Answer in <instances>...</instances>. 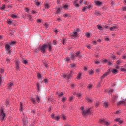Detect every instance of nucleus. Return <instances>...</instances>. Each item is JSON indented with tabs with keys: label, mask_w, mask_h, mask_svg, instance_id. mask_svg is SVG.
<instances>
[{
	"label": "nucleus",
	"mask_w": 126,
	"mask_h": 126,
	"mask_svg": "<svg viewBox=\"0 0 126 126\" xmlns=\"http://www.w3.org/2000/svg\"><path fill=\"white\" fill-rule=\"evenodd\" d=\"M80 77H81V73H79L77 77V79H80Z\"/></svg>",
	"instance_id": "obj_36"
},
{
	"label": "nucleus",
	"mask_w": 126,
	"mask_h": 126,
	"mask_svg": "<svg viewBox=\"0 0 126 126\" xmlns=\"http://www.w3.org/2000/svg\"><path fill=\"white\" fill-rule=\"evenodd\" d=\"M62 119H63V120H66V117L65 116L63 115V116H62Z\"/></svg>",
	"instance_id": "obj_51"
},
{
	"label": "nucleus",
	"mask_w": 126,
	"mask_h": 126,
	"mask_svg": "<svg viewBox=\"0 0 126 126\" xmlns=\"http://www.w3.org/2000/svg\"><path fill=\"white\" fill-rule=\"evenodd\" d=\"M110 74V70H108L107 72H106L105 74H104L101 77V79H103V78H105L106 76H108V75Z\"/></svg>",
	"instance_id": "obj_9"
},
{
	"label": "nucleus",
	"mask_w": 126,
	"mask_h": 126,
	"mask_svg": "<svg viewBox=\"0 0 126 126\" xmlns=\"http://www.w3.org/2000/svg\"><path fill=\"white\" fill-rule=\"evenodd\" d=\"M31 100L32 101L33 104H36V100L35 98H31Z\"/></svg>",
	"instance_id": "obj_33"
},
{
	"label": "nucleus",
	"mask_w": 126,
	"mask_h": 126,
	"mask_svg": "<svg viewBox=\"0 0 126 126\" xmlns=\"http://www.w3.org/2000/svg\"><path fill=\"white\" fill-rule=\"evenodd\" d=\"M54 119L56 121H59V120H60V116L55 117Z\"/></svg>",
	"instance_id": "obj_38"
},
{
	"label": "nucleus",
	"mask_w": 126,
	"mask_h": 126,
	"mask_svg": "<svg viewBox=\"0 0 126 126\" xmlns=\"http://www.w3.org/2000/svg\"><path fill=\"white\" fill-rule=\"evenodd\" d=\"M121 71H126V69L125 68H122L121 69Z\"/></svg>",
	"instance_id": "obj_64"
},
{
	"label": "nucleus",
	"mask_w": 126,
	"mask_h": 126,
	"mask_svg": "<svg viewBox=\"0 0 126 126\" xmlns=\"http://www.w3.org/2000/svg\"><path fill=\"white\" fill-rule=\"evenodd\" d=\"M44 6L45 8H46V9H49L50 8V4H49V3H48V2H46L44 3Z\"/></svg>",
	"instance_id": "obj_15"
},
{
	"label": "nucleus",
	"mask_w": 126,
	"mask_h": 126,
	"mask_svg": "<svg viewBox=\"0 0 126 126\" xmlns=\"http://www.w3.org/2000/svg\"><path fill=\"white\" fill-rule=\"evenodd\" d=\"M91 87H92V85L89 84V85L88 86V88H89V89H90V88H91Z\"/></svg>",
	"instance_id": "obj_55"
},
{
	"label": "nucleus",
	"mask_w": 126,
	"mask_h": 126,
	"mask_svg": "<svg viewBox=\"0 0 126 126\" xmlns=\"http://www.w3.org/2000/svg\"><path fill=\"white\" fill-rule=\"evenodd\" d=\"M36 5H37V6H40V2H36Z\"/></svg>",
	"instance_id": "obj_49"
},
{
	"label": "nucleus",
	"mask_w": 126,
	"mask_h": 126,
	"mask_svg": "<svg viewBox=\"0 0 126 126\" xmlns=\"http://www.w3.org/2000/svg\"><path fill=\"white\" fill-rule=\"evenodd\" d=\"M22 63H24V64H27L28 63V62H27V60H23Z\"/></svg>",
	"instance_id": "obj_27"
},
{
	"label": "nucleus",
	"mask_w": 126,
	"mask_h": 126,
	"mask_svg": "<svg viewBox=\"0 0 126 126\" xmlns=\"http://www.w3.org/2000/svg\"><path fill=\"white\" fill-rule=\"evenodd\" d=\"M62 102H64L65 101V98H64V97L62 98Z\"/></svg>",
	"instance_id": "obj_63"
},
{
	"label": "nucleus",
	"mask_w": 126,
	"mask_h": 126,
	"mask_svg": "<svg viewBox=\"0 0 126 126\" xmlns=\"http://www.w3.org/2000/svg\"><path fill=\"white\" fill-rule=\"evenodd\" d=\"M88 72H89V74H90V75H93V73H94V72L92 70L89 71Z\"/></svg>",
	"instance_id": "obj_29"
},
{
	"label": "nucleus",
	"mask_w": 126,
	"mask_h": 126,
	"mask_svg": "<svg viewBox=\"0 0 126 126\" xmlns=\"http://www.w3.org/2000/svg\"><path fill=\"white\" fill-rule=\"evenodd\" d=\"M120 120V118H117V119H116L115 120V122H119Z\"/></svg>",
	"instance_id": "obj_57"
},
{
	"label": "nucleus",
	"mask_w": 126,
	"mask_h": 126,
	"mask_svg": "<svg viewBox=\"0 0 126 126\" xmlns=\"http://www.w3.org/2000/svg\"><path fill=\"white\" fill-rule=\"evenodd\" d=\"M120 112H121V110H117V111L116 112L115 114H120Z\"/></svg>",
	"instance_id": "obj_59"
},
{
	"label": "nucleus",
	"mask_w": 126,
	"mask_h": 126,
	"mask_svg": "<svg viewBox=\"0 0 126 126\" xmlns=\"http://www.w3.org/2000/svg\"><path fill=\"white\" fill-rule=\"evenodd\" d=\"M79 3L81 5H83V4L86 5V4H87V2L85 1L84 0H80L79 1Z\"/></svg>",
	"instance_id": "obj_13"
},
{
	"label": "nucleus",
	"mask_w": 126,
	"mask_h": 126,
	"mask_svg": "<svg viewBox=\"0 0 126 126\" xmlns=\"http://www.w3.org/2000/svg\"><path fill=\"white\" fill-rule=\"evenodd\" d=\"M113 91H114V90L113 89H111L108 91V94H111V93H112V92H113Z\"/></svg>",
	"instance_id": "obj_42"
},
{
	"label": "nucleus",
	"mask_w": 126,
	"mask_h": 126,
	"mask_svg": "<svg viewBox=\"0 0 126 126\" xmlns=\"http://www.w3.org/2000/svg\"><path fill=\"white\" fill-rule=\"evenodd\" d=\"M86 99L88 101V102L91 103L92 102V100L90 99H89L88 97H86Z\"/></svg>",
	"instance_id": "obj_37"
},
{
	"label": "nucleus",
	"mask_w": 126,
	"mask_h": 126,
	"mask_svg": "<svg viewBox=\"0 0 126 126\" xmlns=\"http://www.w3.org/2000/svg\"><path fill=\"white\" fill-rule=\"evenodd\" d=\"M44 81L45 83H48V79H45L44 80Z\"/></svg>",
	"instance_id": "obj_61"
},
{
	"label": "nucleus",
	"mask_w": 126,
	"mask_h": 126,
	"mask_svg": "<svg viewBox=\"0 0 126 126\" xmlns=\"http://www.w3.org/2000/svg\"><path fill=\"white\" fill-rule=\"evenodd\" d=\"M63 93L61 92L59 94L58 97H63Z\"/></svg>",
	"instance_id": "obj_31"
},
{
	"label": "nucleus",
	"mask_w": 126,
	"mask_h": 126,
	"mask_svg": "<svg viewBox=\"0 0 126 126\" xmlns=\"http://www.w3.org/2000/svg\"><path fill=\"white\" fill-rule=\"evenodd\" d=\"M53 45H56L57 44V42L56 40H53Z\"/></svg>",
	"instance_id": "obj_60"
},
{
	"label": "nucleus",
	"mask_w": 126,
	"mask_h": 126,
	"mask_svg": "<svg viewBox=\"0 0 126 126\" xmlns=\"http://www.w3.org/2000/svg\"><path fill=\"white\" fill-rule=\"evenodd\" d=\"M71 76V75L69 74H65L63 75V77L64 78H65L66 79H70Z\"/></svg>",
	"instance_id": "obj_11"
},
{
	"label": "nucleus",
	"mask_w": 126,
	"mask_h": 126,
	"mask_svg": "<svg viewBox=\"0 0 126 126\" xmlns=\"http://www.w3.org/2000/svg\"><path fill=\"white\" fill-rule=\"evenodd\" d=\"M0 9H1V10L3 11V10H4V9H5V4H2V7L0 8Z\"/></svg>",
	"instance_id": "obj_22"
},
{
	"label": "nucleus",
	"mask_w": 126,
	"mask_h": 126,
	"mask_svg": "<svg viewBox=\"0 0 126 126\" xmlns=\"http://www.w3.org/2000/svg\"><path fill=\"white\" fill-rule=\"evenodd\" d=\"M60 11H61V8H59L56 11L55 14H58L59 13Z\"/></svg>",
	"instance_id": "obj_35"
},
{
	"label": "nucleus",
	"mask_w": 126,
	"mask_h": 126,
	"mask_svg": "<svg viewBox=\"0 0 126 126\" xmlns=\"http://www.w3.org/2000/svg\"><path fill=\"white\" fill-rule=\"evenodd\" d=\"M91 114V112H90V108L88 109H86V110L83 111L82 115H90Z\"/></svg>",
	"instance_id": "obj_6"
},
{
	"label": "nucleus",
	"mask_w": 126,
	"mask_h": 126,
	"mask_svg": "<svg viewBox=\"0 0 126 126\" xmlns=\"http://www.w3.org/2000/svg\"><path fill=\"white\" fill-rule=\"evenodd\" d=\"M63 16H64V17H65V18L68 17V16H69V14H64Z\"/></svg>",
	"instance_id": "obj_40"
},
{
	"label": "nucleus",
	"mask_w": 126,
	"mask_h": 126,
	"mask_svg": "<svg viewBox=\"0 0 126 126\" xmlns=\"http://www.w3.org/2000/svg\"><path fill=\"white\" fill-rule=\"evenodd\" d=\"M14 33H15V30H13L11 31L10 36L13 35V34H14Z\"/></svg>",
	"instance_id": "obj_28"
},
{
	"label": "nucleus",
	"mask_w": 126,
	"mask_h": 126,
	"mask_svg": "<svg viewBox=\"0 0 126 126\" xmlns=\"http://www.w3.org/2000/svg\"><path fill=\"white\" fill-rule=\"evenodd\" d=\"M77 96L78 98H80V96H81V94L79 93V94H77Z\"/></svg>",
	"instance_id": "obj_58"
},
{
	"label": "nucleus",
	"mask_w": 126,
	"mask_h": 126,
	"mask_svg": "<svg viewBox=\"0 0 126 126\" xmlns=\"http://www.w3.org/2000/svg\"><path fill=\"white\" fill-rule=\"evenodd\" d=\"M125 104H126V102H125L124 101H121L117 103V105H125Z\"/></svg>",
	"instance_id": "obj_20"
},
{
	"label": "nucleus",
	"mask_w": 126,
	"mask_h": 126,
	"mask_svg": "<svg viewBox=\"0 0 126 126\" xmlns=\"http://www.w3.org/2000/svg\"><path fill=\"white\" fill-rule=\"evenodd\" d=\"M91 7V5H89L87 6H84L82 9V11L84 12L85 11H86L87 9H89Z\"/></svg>",
	"instance_id": "obj_12"
},
{
	"label": "nucleus",
	"mask_w": 126,
	"mask_h": 126,
	"mask_svg": "<svg viewBox=\"0 0 126 126\" xmlns=\"http://www.w3.org/2000/svg\"><path fill=\"white\" fill-rule=\"evenodd\" d=\"M4 118H5V114L3 112V110L1 109L0 111V119L1 121H3L4 120Z\"/></svg>",
	"instance_id": "obj_5"
},
{
	"label": "nucleus",
	"mask_w": 126,
	"mask_h": 126,
	"mask_svg": "<svg viewBox=\"0 0 126 126\" xmlns=\"http://www.w3.org/2000/svg\"><path fill=\"white\" fill-rule=\"evenodd\" d=\"M105 41H107V42H109V41H110V38H108V37H106L105 38Z\"/></svg>",
	"instance_id": "obj_50"
},
{
	"label": "nucleus",
	"mask_w": 126,
	"mask_h": 126,
	"mask_svg": "<svg viewBox=\"0 0 126 126\" xmlns=\"http://www.w3.org/2000/svg\"><path fill=\"white\" fill-rule=\"evenodd\" d=\"M123 63V60H122L121 59H119L116 62L117 65H120L121 63Z\"/></svg>",
	"instance_id": "obj_17"
},
{
	"label": "nucleus",
	"mask_w": 126,
	"mask_h": 126,
	"mask_svg": "<svg viewBox=\"0 0 126 126\" xmlns=\"http://www.w3.org/2000/svg\"><path fill=\"white\" fill-rule=\"evenodd\" d=\"M97 28H98L99 30H102V29H103V27L101 26L100 25H97Z\"/></svg>",
	"instance_id": "obj_34"
},
{
	"label": "nucleus",
	"mask_w": 126,
	"mask_h": 126,
	"mask_svg": "<svg viewBox=\"0 0 126 126\" xmlns=\"http://www.w3.org/2000/svg\"><path fill=\"white\" fill-rule=\"evenodd\" d=\"M23 122L24 124H27V120H26L25 119H23Z\"/></svg>",
	"instance_id": "obj_39"
},
{
	"label": "nucleus",
	"mask_w": 126,
	"mask_h": 126,
	"mask_svg": "<svg viewBox=\"0 0 126 126\" xmlns=\"http://www.w3.org/2000/svg\"><path fill=\"white\" fill-rule=\"evenodd\" d=\"M64 8H65V9H66V8H67L68 7V5H65L63 6Z\"/></svg>",
	"instance_id": "obj_56"
},
{
	"label": "nucleus",
	"mask_w": 126,
	"mask_h": 126,
	"mask_svg": "<svg viewBox=\"0 0 126 126\" xmlns=\"http://www.w3.org/2000/svg\"><path fill=\"white\" fill-rule=\"evenodd\" d=\"M65 62H67V63H69L70 62V58L67 57L64 59Z\"/></svg>",
	"instance_id": "obj_21"
},
{
	"label": "nucleus",
	"mask_w": 126,
	"mask_h": 126,
	"mask_svg": "<svg viewBox=\"0 0 126 126\" xmlns=\"http://www.w3.org/2000/svg\"><path fill=\"white\" fill-rule=\"evenodd\" d=\"M52 46L48 43L47 44H43L42 46L39 47V49L40 50L41 52L42 53H45L46 52V50L48 48V51L51 52L52 51Z\"/></svg>",
	"instance_id": "obj_1"
},
{
	"label": "nucleus",
	"mask_w": 126,
	"mask_h": 126,
	"mask_svg": "<svg viewBox=\"0 0 126 126\" xmlns=\"http://www.w3.org/2000/svg\"><path fill=\"white\" fill-rule=\"evenodd\" d=\"M25 10L26 11V12L29 13V9H28V8H25Z\"/></svg>",
	"instance_id": "obj_43"
},
{
	"label": "nucleus",
	"mask_w": 126,
	"mask_h": 126,
	"mask_svg": "<svg viewBox=\"0 0 126 126\" xmlns=\"http://www.w3.org/2000/svg\"><path fill=\"white\" fill-rule=\"evenodd\" d=\"M75 55H74V54L72 53H70L69 56L72 61H75V60H76V58H79V59H82V55H80V51H77V52H76Z\"/></svg>",
	"instance_id": "obj_2"
},
{
	"label": "nucleus",
	"mask_w": 126,
	"mask_h": 126,
	"mask_svg": "<svg viewBox=\"0 0 126 126\" xmlns=\"http://www.w3.org/2000/svg\"><path fill=\"white\" fill-rule=\"evenodd\" d=\"M7 23H8L9 25H12V24H13V21H12V20L10 19H8L7 20Z\"/></svg>",
	"instance_id": "obj_16"
},
{
	"label": "nucleus",
	"mask_w": 126,
	"mask_h": 126,
	"mask_svg": "<svg viewBox=\"0 0 126 126\" xmlns=\"http://www.w3.org/2000/svg\"><path fill=\"white\" fill-rule=\"evenodd\" d=\"M11 17H12V18H13L14 19H15L17 18V16L15 14H12L11 15Z\"/></svg>",
	"instance_id": "obj_25"
},
{
	"label": "nucleus",
	"mask_w": 126,
	"mask_h": 126,
	"mask_svg": "<svg viewBox=\"0 0 126 126\" xmlns=\"http://www.w3.org/2000/svg\"><path fill=\"white\" fill-rule=\"evenodd\" d=\"M94 63H95V64H99L100 61H95Z\"/></svg>",
	"instance_id": "obj_45"
},
{
	"label": "nucleus",
	"mask_w": 126,
	"mask_h": 126,
	"mask_svg": "<svg viewBox=\"0 0 126 126\" xmlns=\"http://www.w3.org/2000/svg\"><path fill=\"white\" fill-rule=\"evenodd\" d=\"M36 101L37 102H38V103H40V98L39 97V96L38 95H36Z\"/></svg>",
	"instance_id": "obj_32"
},
{
	"label": "nucleus",
	"mask_w": 126,
	"mask_h": 126,
	"mask_svg": "<svg viewBox=\"0 0 126 126\" xmlns=\"http://www.w3.org/2000/svg\"><path fill=\"white\" fill-rule=\"evenodd\" d=\"M99 122L101 124H105V125H106V126H109V125H110L111 124V122H108L105 121V119L100 120Z\"/></svg>",
	"instance_id": "obj_8"
},
{
	"label": "nucleus",
	"mask_w": 126,
	"mask_h": 126,
	"mask_svg": "<svg viewBox=\"0 0 126 126\" xmlns=\"http://www.w3.org/2000/svg\"><path fill=\"white\" fill-rule=\"evenodd\" d=\"M71 67L73 68V67H75V64L74 63L70 64Z\"/></svg>",
	"instance_id": "obj_41"
},
{
	"label": "nucleus",
	"mask_w": 126,
	"mask_h": 126,
	"mask_svg": "<svg viewBox=\"0 0 126 126\" xmlns=\"http://www.w3.org/2000/svg\"><path fill=\"white\" fill-rule=\"evenodd\" d=\"M78 0H75L74 2V5H75V7H79V4L77 3Z\"/></svg>",
	"instance_id": "obj_18"
},
{
	"label": "nucleus",
	"mask_w": 126,
	"mask_h": 126,
	"mask_svg": "<svg viewBox=\"0 0 126 126\" xmlns=\"http://www.w3.org/2000/svg\"><path fill=\"white\" fill-rule=\"evenodd\" d=\"M0 71L1 73H3L4 72V69L1 68Z\"/></svg>",
	"instance_id": "obj_46"
},
{
	"label": "nucleus",
	"mask_w": 126,
	"mask_h": 126,
	"mask_svg": "<svg viewBox=\"0 0 126 126\" xmlns=\"http://www.w3.org/2000/svg\"><path fill=\"white\" fill-rule=\"evenodd\" d=\"M20 64V61H19V59H17L15 62L16 70H19V69H20V68L19 67Z\"/></svg>",
	"instance_id": "obj_4"
},
{
	"label": "nucleus",
	"mask_w": 126,
	"mask_h": 126,
	"mask_svg": "<svg viewBox=\"0 0 126 126\" xmlns=\"http://www.w3.org/2000/svg\"><path fill=\"white\" fill-rule=\"evenodd\" d=\"M5 48L6 49V51H8V53L10 54L11 51H10V45H8V44H6L5 46Z\"/></svg>",
	"instance_id": "obj_10"
},
{
	"label": "nucleus",
	"mask_w": 126,
	"mask_h": 126,
	"mask_svg": "<svg viewBox=\"0 0 126 126\" xmlns=\"http://www.w3.org/2000/svg\"><path fill=\"white\" fill-rule=\"evenodd\" d=\"M37 77H38V78H41V74L38 73V74H37Z\"/></svg>",
	"instance_id": "obj_53"
},
{
	"label": "nucleus",
	"mask_w": 126,
	"mask_h": 126,
	"mask_svg": "<svg viewBox=\"0 0 126 126\" xmlns=\"http://www.w3.org/2000/svg\"><path fill=\"white\" fill-rule=\"evenodd\" d=\"M119 125L123 124V120H119Z\"/></svg>",
	"instance_id": "obj_62"
},
{
	"label": "nucleus",
	"mask_w": 126,
	"mask_h": 126,
	"mask_svg": "<svg viewBox=\"0 0 126 126\" xmlns=\"http://www.w3.org/2000/svg\"><path fill=\"white\" fill-rule=\"evenodd\" d=\"M22 103L20 102V112H22L23 110V107H22Z\"/></svg>",
	"instance_id": "obj_26"
},
{
	"label": "nucleus",
	"mask_w": 126,
	"mask_h": 126,
	"mask_svg": "<svg viewBox=\"0 0 126 126\" xmlns=\"http://www.w3.org/2000/svg\"><path fill=\"white\" fill-rule=\"evenodd\" d=\"M100 105V104L99 103V102H97L96 104H95V107L96 108H98V107H99V105Z\"/></svg>",
	"instance_id": "obj_44"
},
{
	"label": "nucleus",
	"mask_w": 126,
	"mask_h": 126,
	"mask_svg": "<svg viewBox=\"0 0 126 126\" xmlns=\"http://www.w3.org/2000/svg\"><path fill=\"white\" fill-rule=\"evenodd\" d=\"M122 10H123V11H126V7H123L122 8Z\"/></svg>",
	"instance_id": "obj_54"
},
{
	"label": "nucleus",
	"mask_w": 126,
	"mask_h": 126,
	"mask_svg": "<svg viewBox=\"0 0 126 126\" xmlns=\"http://www.w3.org/2000/svg\"><path fill=\"white\" fill-rule=\"evenodd\" d=\"M108 106L109 104H108L107 102H104L103 107H104V108H108Z\"/></svg>",
	"instance_id": "obj_23"
},
{
	"label": "nucleus",
	"mask_w": 126,
	"mask_h": 126,
	"mask_svg": "<svg viewBox=\"0 0 126 126\" xmlns=\"http://www.w3.org/2000/svg\"><path fill=\"white\" fill-rule=\"evenodd\" d=\"M16 42L14 41H11L9 45L10 46H14V44H15Z\"/></svg>",
	"instance_id": "obj_30"
},
{
	"label": "nucleus",
	"mask_w": 126,
	"mask_h": 126,
	"mask_svg": "<svg viewBox=\"0 0 126 126\" xmlns=\"http://www.w3.org/2000/svg\"><path fill=\"white\" fill-rule=\"evenodd\" d=\"M78 32H79V29L74 30L73 32L71 33V37H73L74 38H76V37H77V33H78Z\"/></svg>",
	"instance_id": "obj_3"
},
{
	"label": "nucleus",
	"mask_w": 126,
	"mask_h": 126,
	"mask_svg": "<svg viewBox=\"0 0 126 126\" xmlns=\"http://www.w3.org/2000/svg\"><path fill=\"white\" fill-rule=\"evenodd\" d=\"M112 73H114V74H117L118 73V70L117 69H113L112 71Z\"/></svg>",
	"instance_id": "obj_24"
},
{
	"label": "nucleus",
	"mask_w": 126,
	"mask_h": 126,
	"mask_svg": "<svg viewBox=\"0 0 126 126\" xmlns=\"http://www.w3.org/2000/svg\"><path fill=\"white\" fill-rule=\"evenodd\" d=\"M122 59L123 60H126V56L125 55H124L123 56H122Z\"/></svg>",
	"instance_id": "obj_48"
},
{
	"label": "nucleus",
	"mask_w": 126,
	"mask_h": 126,
	"mask_svg": "<svg viewBox=\"0 0 126 126\" xmlns=\"http://www.w3.org/2000/svg\"><path fill=\"white\" fill-rule=\"evenodd\" d=\"M51 118L52 119H55V114L54 113H53L52 115H51Z\"/></svg>",
	"instance_id": "obj_52"
},
{
	"label": "nucleus",
	"mask_w": 126,
	"mask_h": 126,
	"mask_svg": "<svg viewBox=\"0 0 126 126\" xmlns=\"http://www.w3.org/2000/svg\"><path fill=\"white\" fill-rule=\"evenodd\" d=\"M115 29H117V26H113L112 27H110V30H111V31H114Z\"/></svg>",
	"instance_id": "obj_19"
},
{
	"label": "nucleus",
	"mask_w": 126,
	"mask_h": 126,
	"mask_svg": "<svg viewBox=\"0 0 126 126\" xmlns=\"http://www.w3.org/2000/svg\"><path fill=\"white\" fill-rule=\"evenodd\" d=\"M13 86V83L11 82V83H9V84H8V89H9V90H11Z\"/></svg>",
	"instance_id": "obj_14"
},
{
	"label": "nucleus",
	"mask_w": 126,
	"mask_h": 126,
	"mask_svg": "<svg viewBox=\"0 0 126 126\" xmlns=\"http://www.w3.org/2000/svg\"><path fill=\"white\" fill-rule=\"evenodd\" d=\"M86 36L87 38H89V37H90V34L86 33Z\"/></svg>",
	"instance_id": "obj_47"
},
{
	"label": "nucleus",
	"mask_w": 126,
	"mask_h": 126,
	"mask_svg": "<svg viewBox=\"0 0 126 126\" xmlns=\"http://www.w3.org/2000/svg\"><path fill=\"white\" fill-rule=\"evenodd\" d=\"M94 3L96 4L97 6H102L103 5V2L98 1L97 0H94Z\"/></svg>",
	"instance_id": "obj_7"
}]
</instances>
